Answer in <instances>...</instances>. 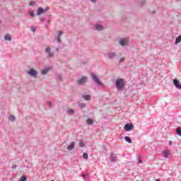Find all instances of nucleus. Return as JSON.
Wrapping results in <instances>:
<instances>
[{
  "label": "nucleus",
  "instance_id": "obj_1",
  "mask_svg": "<svg viewBox=\"0 0 181 181\" xmlns=\"http://www.w3.org/2000/svg\"><path fill=\"white\" fill-rule=\"evenodd\" d=\"M115 86L117 91H122L125 88V79L122 78H118L115 81Z\"/></svg>",
  "mask_w": 181,
  "mask_h": 181
},
{
  "label": "nucleus",
  "instance_id": "obj_2",
  "mask_svg": "<svg viewBox=\"0 0 181 181\" xmlns=\"http://www.w3.org/2000/svg\"><path fill=\"white\" fill-rule=\"evenodd\" d=\"M45 53H46V54H47V57L49 59H52V57H54V52H52V48H50V47H46Z\"/></svg>",
  "mask_w": 181,
  "mask_h": 181
},
{
  "label": "nucleus",
  "instance_id": "obj_3",
  "mask_svg": "<svg viewBox=\"0 0 181 181\" xmlns=\"http://www.w3.org/2000/svg\"><path fill=\"white\" fill-rule=\"evenodd\" d=\"M27 74H28V76H30V77H33L34 78H36V77H37V71H36L33 69H30L27 72Z\"/></svg>",
  "mask_w": 181,
  "mask_h": 181
},
{
  "label": "nucleus",
  "instance_id": "obj_4",
  "mask_svg": "<svg viewBox=\"0 0 181 181\" xmlns=\"http://www.w3.org/2000/svg\"><path fill=\"white\" fill-rule=\"evenodd\" d=\"M91 77L93 80V81H95V83L100 86H104V84H103V83L100 81V78H98V77H97V76L94 75V74H91Z\"/></svg>",
  "mask_w": 181,
  "mask_h": 181
},
{
  "label": "nucleus",
  "instance_id": "obj_5",
  "mask_svg": "<svg viewBox=\"0 0 181 181\" xmlns=\"http://www.w3.org/2000/svg\"><path fill=\"white\" fill-rule=\"evenodd\" d=\"M119 44L123 47L128 46L129 45V40L127 38H122L119 40Z\"/></svg>",
  "mask_w": 181,
  "mask_h": 181
},
{
  "label": "nucleus",
  "instance_id": "obj_6",
  "mask_svg": "<svg viewBox=\"0 0 181 181\" xmlns=\"http://www.w3.org/2000/svg\"><path fill=\"white\" fill-rule=\"evenodd\" d=\"M63 35V31L59 30L58 31V35L55 37L54 40H57L58 43H62V36Z\"/></svg>",
  "mask_w": 181,
  "mask_h": 181
},
{
  "label": "nucleus",
  "instance_id": "obj_7",
  "mask_svg": "<svg viewBox=\"0 0 181 181\" xmlns=\"http://www.w3.org/2000/svg\"><path fill=\"white\" fill-rule=\"evenodd\" d=\"M107 56L110 60H112V59H115V57L117 56V53H115V52H109L107 54Z\"/></svg>",
  "mask_w": 181,
  "mask_h": 181
},
{
  "label": "nucleus",
  "instance_id": "obj_8",
  "mask_svg": "<svg viewBox=\"0 0 181 181\" xmlns=\"http://www.w3.org/2000/svg\"><path fill=\"white\" fill-rule=\"evenodd\" d=\"M133 128H134V124H132L127 123L124 125V130L127 132H129V131H131V129H132Z\"/></svg>",
  "mask_w": 181,
  "mask_h": 181
},
{
  "label": "nucleus",
  "instance_id": "obj_9",
  "mask_svg": "<svg viewBox=\"0 0 181 181\" xmlns=\"http://www.w3.org/2000/svg\"><path fill=\"white\" fill-rule=\"evenodd\" d=\"M87 80H88L87 76H83L77 81V83L79 84V86H82V84H86V82L87 81Z\"/></svg>",
  "mask_w": 181,
  "mask_h": 181
},
{
  "label": "nucleus",
  "instance_id": "obj_10",
  "mask_svg": "<svg viewBox=\"0 0 181 181\" xmlns=\"http://www.w3.org/2000/svg\"><path fill=\"white\" fill-rule=\"evenodd\" d=\"M173 83L176 88H179V90H181V83L179 82V80L173 79Z\"/></svg>",
  "mask_w": 181,
  "mask_h": 181
},
{
  "label": "nucleus",
  "instance_id": "obj_11",
  "mask_svg": "<svg viewBox=\"0 0 181 181\" xmlns=\"http://www.w3.org/2000/svg\"><path fill=\"white\" fill-rule=\"evenodd\" d=\"M117 159H118V158L117 157V155L115 153H112L111 156H110V162L112 163L117 162Z\"/></svg>",
  "mask_w": 181,
  "mask_h": 181
},
{
  "label": "nucleus",
  "instance_id": "obj_12",
  "mask_svg": "<svg viewBox=\"0 0 181 181\" xmlns=\"http://www.w3.org/2000/svg\"><path fill=\"white\" fill-rule=\"evenodd\" d=\"M74 148H76V142L72 141L71 144L66 147V149H68V151H73Z\"/></svg>",
  "mask_w": 181,
  "mask_h": 181
},
{
  "label": "nucleus",
  "instance_id": "obj_13",
  "mask_svg": "<svg viewBox=\"0 0 181 181\" xmlns=\"http://www.w3.org/2000/svg\"><path fill=\"white\" fill-rule=\"evenodd\" d=\"M45 13V9H43L42 7H39L37 12V16H40V15Z\"/></svg>",
  "mask_w": 181,
  "mask_h": 181
},
{
  "label": "nucleus",
  "instance_id": "obj_14",
  "mask_svg": "<svg viewBox=\"0 0 181 181\" xmlns=\"http://www.w3.org/2000/svg\"><path fill=\"white\" fill-rule=\"evenodd\" d=\"M95 30H98L100 32L101 30H104V26H103L102 25H100V24H97L95 26Z\"/></svg>",
  "mask_w": 181,
  "mask_h": 181
},
{
  "label": "nucleus",
  "instance_id": "obj_15",
  "mask_svg": "<svg viewBox=\"0 0 181 181\" xmlns=\"http://www.w3.org/2000/svg\"><path fill=\"white\" fill-rule=\"evenodd\" d=\"M82 98L86 101H90L91 100V95H82Z\"/></svg>",
  "mask_w": 181,
  "mask_h": 181
},
{
  "label": "nucleus",
  "instance_id": "obj_16",
  "mask_svg": "<svg viewBox=\"0 0 181 181\" xmlns=\"http://www.w3.org/2000/svg\"><path fill=\"white\" fill-rule=\"evenodd\" d=\"M75 112H76L73 109L69 108L66 110V113L68 114V115H74Z\"/></svg>",
  "mask_w": 181,
  "mask_h": 181
},
{
  "label": "nucleus",
  "instance_id": "obj_17",
  "mask_svg": "<svg viewBox=\"0 0 181 181\" xmlns=\"http://www.w3.org/2000/svg\"><path fill=\"white\" fill-rule=\"evenodd\" d=\"M49 70H50V69H44L42 70L41 71V74L42 76H46V74H47V73H49Z\"/></svg>",
  "mask_w": 181,
  "mask_h": 181
},
{
  "label": "nucleus",
  "instance_id": "obj_18",
  "mask_svg": "<svg viewBox=\"0 0 181 181\" xmlns=\"http://www.w3.org/2000/svg\"><path fill=\"white\" fill-rule=\"evenodd\" d=\"M4 40H8V42H11V40H12V37H11V35L7 34L4 35Z\"/></svg>",
  "mask_w": 181,
  "mask_h": 181
},
{
  "label": "nucleus",
  "instance_id": "obj_19",
  "mask_svg": "<svg viewBox=\"0 0 181 181\" xmlns=\"http://www.w3.org/2000/svg\"><path fill=\"white\" fill-rule=\"evenodd\" d=\"M86 122L88 125H93V124H94V121L91 118L87 119Z\"/></svg>",
  "mask_w": 181,
  "mask_h": 181
},
{
  "label": "nucleus",
  "instance_id": "obj_20",
  "mask_svg": "<svg viewBox=\"0 0 181 181\" xmlns=\"http://www.w3.org/2000/svg\"><path fill=\"white\" fill-rule=\"evenodd\" d=\"M139 5L142 6L143 5H145L146 4V0H140L138 1Z\"/></svg>",
  "mask_w": 181,
  "mask_h": 181
},
{
  "label": "nucleus",
  "instance_id": "obj_21",
  "mask_svg": "<svg viewBox=\"0 0 181 181\" xmlns=\"http://www.w3.org/2000/svg\"><path fill=\"white\" fill-rule=\"evenodd\" d=\"M8 119L9 121H11V122H15V120L16 119V118L15 117V116L11 115L8 117Z\"/></svg>",
  "mask_w": 181,
  "mask_h": 181
},
{
  "label": "nucleus",
  "instance_id": "obj_22",
  "mask_svg": "<svg viewBox=\"0 0 181 181\" xmlns=\"http://www.w3.org/2000/svg\"><path fill=\"white\" fill-rule=\"evenodd\" d=\"M124 139L127 142H128L129 144H132V140L131 139V137L129 136H125Z\"/></svg>",
  "mask_w": 181,
  "mask_h": 181
},
{
  "label": "nucleus",
  "instance_id": "obj_23",
  "mask_svg": "<svg viewBox=\"0 0 181 181\" xmlns=\"http://www.w3.org/2000/svg\"><path fill=\"white\" fill-rule=\"evenodd\" d=\"M164 158H169V151L168 150H165L163 151Z\"/></svg>",
  "mask_w": 181,
  "mask_h": 181
},
{
  "label": "nucleus",
  "instance_id": "obj_24",
  "mask_svg": "<svg viewBox=\"0 0 181 181\" xmlns=\"http://www.w3.org/2000/svg\"><path fill=\"white\" fill-rule=\"evenodd\" d=\"M181 42V35L178 36L175 40V45H177V43H180Z\"/></svg>",
  "mask_w": 181,
  "mask_h": 181
},
{
  "label": "nucleus",
  "instance_id": "obj_25",
  "mask_svg": "<svg viewBox=\"0 0 181 181\" xmlns=\"http://www.w3.org/2000/svg\"><path fill=\"white\" fill-rule=\"evenodd\" d=\"M177 135H179V136H181V128L180 127H178L177 129Z\"/></svg>",
  "mask_w": 181,
  "mask_h": 181
},
{
  "label": "nucleus",
  "instance_id": "obj_26",
  "mask_svg": "<svg viewBox=\"0 0 181 181\" xmlns=\"http://www.w3.org/2000/svg\"><path fill=\"white\" fill-rule=\"evenodd\" d=\"M80 108H86V103H78Z\"/></svg>",
  "mask_w": 181,
  "mask_h": 181
},
{
  "label": "nucleus",
  "instance_id": "obj_27",
  "mask_svg": "<svg viewBox=\"0 0 181 181\" xmlns=\"http://www.w3.org/2000/svg\"><path fill=\"white\" fill-rule=\"evenodd\" d=\"M85 145H86V144H84V142L80 141V143H79V148H83V146H84Z\"/></svg>",
  "mask_w": 181,
  "mask_h": 181
},
{
  "label": "nucleus",
  "instance_id": "obj_28",
  "mask_svg": "<svg viewBox=\"0 0 181 181\" xmlns=\"http://www.w3.org/2000/svg\"><path fill=\"white\" fill-rule=\"evenodd\" d=\"M83 156L84 159H88V154L87 153H83Z\"/></svg>",
  "mask_w": 181,
  "mask_h": 181
},
{
  "label": "nucleus",
  "instance_id": "obj_29",
  "mask_svg": "<svg viewBox=\"0 0 181 181\" xmlns=\"http://www.w3.org/2000/svg\"><path fill=\"white\" fill-rule=\"evenodd\" d=\"M82 176L83 177V180H86V179L88 177V174H82Z\"/></svg>",
  "mask_w": 181,
  "mask_h": 181
},
{
  "label": "nucleus",
  "instance_id": "obj_30",
  "mask_svg": "<svg viewBox=\"0 0 181 181\" xmlns=\"http://www.w3.org/2000/svg\"><path fill=\"white\" fill-rule=\"evenodd\" d=\"M123 62H125V57L120 58L119 63H123Z\"/></svg>",
  "mask_w": 181,
  "mask_h": 181
},
{
  "label": "nucleus",
  "instance_id": "obj_31",
  "mask_svg": "<svg viewBox=\"0 0 181 181\" xmlns=\"http://www.w3.org/2000/svg\"><path fill=\"white\" fill-rule=\"evenodd\" d=\"M35 4H36V2L32 1H30V2L29 3V5H30V6H33V5H35Z\"/></svg>",
  "mask_w": 181,
  "mask_h": 181
},
{
  "label": "nucleus",
  "instance_id": "obj_32",
  "mask_svg": "<svg viewBox=\"0 0 181 181\" xmlns=\"http://www.w3.org/2000/svg\"><path fill=\"white\" fill-rule=\"evenodd\" d=\"M47 105H48V107H49V108H52V102L48 101L47 102Z\"/></svg>",
  "mask_w": 181,
  "mask_h": 181
},
{
  "label": "nucleus",
  "instance_id": "obj_33",
  "mask_svg": "<svg viewBox=\"0 0 181 181\" xmlns=\"http://www.w3.org/2000/svg\"><path fill=\"white\" fill-rule=\"evenodd\" d=\"M32 32H36V27H31Z\"/></svg>",
  "mask_w": 181,
  "mask_h": 181
},
{
  "label": "nucleus",
  "instance_id": "obj_34",
  "mask_svg": "<svg viewBox=\"0 0 181 181\" xmlns=\"http://www.w3.org/2000/svg\"><path fill=\"white\" fill-rule=\"evenodd\" d=\"M30 16H32V18H33V16H35V13H33V11H30Z\"/></svg>",
  "mask_w": 181,
  "mask_h": 181
},
{
  "label": "nucleus",
  "instance_id": "obj_35",
  "mask_svg": "<svg viewBox=\"0 0 181 181\" xmlns=\"http://www.w3.org/2000/svg\"><path fill=\"white\" fill-rule=\"evenodd\" d=\"M58 80L59 81H62V75H58Z\"/></svg>",
  "mask_w": 181,
  "mask_h": 181
},
{
  "label": "nucleus",
  "instance_id": "obj_36",
  "mask_svg": "<svg viewBox=\"0 0 181 181\" xmlns=\"http://www.w3.org/2000/svg\"><path fill=\"white\" fill-rule=\"evenodd\" d=\"M138 161H139V163H142V160H141V156H139Z\"/></svg>",
  "mask_w": 181,
  "mask_h": 181
},
{
  "label": "nucleus",
  "instance_id": "obj_37",
  "mask_svg": "<svg viewBox=\"0 0 181 181\" xmlns=\"http://www.w3.org/2000/svg\"><path fill=\"white\" fill-rule=\"evenodd\" d=\"M151 13H152V15H156V10L153 11Z\"/></svg>",
  "mask_w": 181,
  "mask_h": 181
},
{
  "label": "nucleus",
  "instance_id": "obj_38",
  "mask_svg": "<svg viewBox=\"0 0 181 181\" xmlns=\"http://www.w3.org/2000/svg\"><path fill=\"white\" fill-rule=\"evenodd\" d=\"M49 7H46L45 9H44L45 12H47V11H49Z\"/></svg>",
  "mask_w": 181,
  "mask_h": 181
},
{
  "label": "nucleus",
  "instance_id": "obj_39",
  "mask_svg": "<svg viewBox=\"0 0 181 181\" xmlns=\"http://www.w3.org/2000/svg\"><path fill=\"white\" fill-rule=\"evenodd\" d=\"M96 1V0H90V2H92L93 4H95Z\"/></svg>",
  "mask_w": 181,
  "mask_h": 181
},
{
  "label": "nucleus",
  "instance_id": "obj_40",
  "mask_svg": "<svg viewBox=\"0 0 181 181\" xmlns=\"http://www.w3.org/2000/svg\"><path fill=\"white\" fill-rule=\"evenodd\" d=\"M16 168H17L16 165H13L12 166V168H13V169H16Z\"/></svg>",
  "mask_w": 181,
  "mask_h": 181
},
{
  "label": "nucleus",
  "instance_id": "obj_41",
  "mask_svg": "<svg viewBox=\"0 0 181 181\" xmlns=\"http://www.w3.org/2000/svg\"><path fill=\"white\" fill-rule=\"evenodd\" d=\"M40 22H44L45 21V18H40Z\"/></svg>",
  "mask_w": 181,
  "mask_h": 181
},
{
  "label": "nucleus",
  "instance_id": "obj_42",
  "mask_svg": "<svg viewBox=\"0 0 181 181\" xmlns=\"http://www.w3.org/2000/svg\"><path fill=\"white\" fill-rule=\"evenodd\" d=\"M55 50H56V52H59L60 50V48L57 47V48H56Z\"/></svg>",
  "mask_w": 181,
  "mask_h": 181
},
{
  "label": "nucleus",
  "instance_id": "obj_43",
  "mask_svg": "<svg viewBox=\"0 0 181 181\" xmlns=\"http://www.w3.org/2000/svg\"><path fill=\"white\" fill-rule=\"evenodd\" d=\"M169 145H172V141H169Z\"/></svg>",
  "mask_w": 181,
  "mask_h": 181
},
{
  "label": "nucleus",
  "instance_id": "obj_44",
  "mask_svg": "<svg viewBox=\"0 0 181 181\" xmlns=\"http://www.w3.org/2000/svg\"><path fill=\"white\" fill-rule=\"evenodd\" d=\"M47 23H50V20H48Z\"/></svg>",
  "mask_w": 181,
  "mask_h": 181
},
{
  "label": "nucleus",
  "instance_id": "obj_45",
  "mask_svg": "<svg viewBox=\"0 0 181 181\" xmlns=\"http://www.w3.org/2000/svg\"><path fill=\"white\" fill-rule=\"evenodd\" d=\"M156 181H160V179H157Z\"/></svg>",
  "mask_w": 181,
  "mask_h": 181
},
{
  "label": "nucleus",
  "instance_id": "obj_46",
  "mask_svg": "<svg viewBox=\"0 0 181 181\" xmlns=\"http://www.w3.org/2000/svg\"><path fill=\"white\" fill-rule=\"evenodd\" d=\"M51 181H54V180H51Z\"/></svg>",
  "mask_w": 181,
  "mask_h": 181
}]
</instances>
